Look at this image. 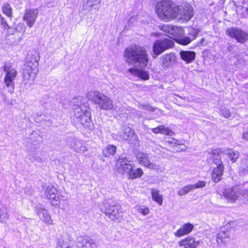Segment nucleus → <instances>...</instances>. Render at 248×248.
I'll return each mask as SVG.
<instances>
[{"label": "nucleus", "mask_w": 248, "mask_h": 248, "mask_svg": "<svg viewBox=\"0 0 248 248\" xmlns=\"http://www.w3.org/2000/svg\"><path fill=\"white\" fill-rule=\"evenodd\" d=\"M72 107L78 120L86 128H93L91 119V109L86 99L81 96L73 98L71 101Z\"/></svg>", "instance_id": "1"}, {"label": "nucleus", "mask_w": 248, "mask_h": 248, "mask_svg": "<svg viewBox=\"0 0 248 248\" xmlns=\"http://www.w3.org/2000/svg\"><path fill=\"white\" fill-rule=\"evenodd\" d=\"M125 61L129 64L139 63L141 66H146L149 62L148 55L145 48L139 45H131L125 48L124 53Z\"/></svg>", "instance_id": "2"}, {"label": "nucleus", "mask_w": 248, "mask_h": 248, "mask_svg": "<svg viewBox=\"0 0 248 248\" xmlns=\"http://www.w3.org/2000/svg\"><path fill=\"white\" fill-rule=\"evenodd\" d=\"M155 10L160 20L168 22L177 18L179 6L171 0H163L157 2Z\"/></svg>", "instance_id": "3"}, {"label": "nucleus", "mask_w": 248, "mask_h": 248, "mask_svg": "<svg viewBox=\"0 0 248 248\" xmlns=\"http://www.w3.org/2000/svg\"><path fill=\"white\" fill-rule=\"evenodd\" d=\"M117 164L119 165L117 169L118 172L122 174L127 173L129 179H134L140 177L143 173L142 170L140 168L134 170V165L133 161L125 156L119 157L117 160Z\"/></svg>", "instance_id": "4"}, {"label": "nucleus", "mask_w": 248, "mask_h": 248, "mask_svg": "<svg viewBox=\"0 0 248 248\" xmlns=\"http://www.w3.org/2000/svg\"><path fill=\"white\" fill-rule=\"evenodd\" d=\"M86 97L102 109L110 110L113 109V101L111 98L98 91H91L87 93Z\"/></svg>", "instance_id": "5"}, {"label": "nucleus", "mask_w": 248, "mask_h": 248, "mask_svg": "<svg viewBox=\"0 0 248 248\" xmlns=\"http://www.w3.org/2000/svg\"><path fill=\"white\" fill-rule=\"evenodd\" d=\"M247 185L246 183L242 185H236L232 187L225 188L222 192L224 197L231 202H234L236 200H240L241 198L245 201L247 199L246 193L248 191Z\"/></svg>", "instance_id": "6"}, {"label": "nucleus", "mask_w": 248, "mask_h": 248, "mask_svg": "<svg viewBox=\"0 0 248 248\" xmlns=\"http://www.w3.org/2000/svg\"><path fill=\"white\" fill-rule=\"evenodd\" d=\"M221 151L219 149L213 150L211 153H209L210 156L213 159L217 167L214 168L212 175V179L215 182L217 183L222 179L224 171V166L221 160L220 153Z\"/></svg>", "instance_id": "7"}, {"label": "nucleus", "mask_w": 248, "mask_h": 248, "mask_svg": "<svg viewBox=\"0 0 248 248\" xmlns=\"http://www.w3.org/2000/svg\"><path fill=\"white\" fill-rule=\"evenodd\" d=\"M101 212L112 220L119 219L120 205L111 201L104 200L100 206Z\"/></svg>", "instance_id": "8"}, {"label": "nucleus", "mask_w": 248, "mask_h": 248, "mask_svg": "<svg viewBox=\"0 0 248 248\" xmlns=\"http://www.w3.org/2000/svg\"><path fill=\"white\" fill-rule=\"evenodd\" d=\"M3 70L5 72L4 82L6 87L8 89V92L13 93L15 89L14 80L16 79L17 72L16 70L13 67L11 63H6L3 67Z\"/></svg>", "instance_id": "9"}, {"label": "nucleus", "mask_w": 248, "mask_h": 248, "mask_svg": "<svg viewBox=\"0 0 248 248\" xmlns=\"http://www.w3.org/2000/svg\"><path fill=\"white\" fill-rule=\"evenodd\" d=\"M173 45V41L169 38H163L155 40L153 46L152 57L155 59L166 50L172 47Z\"/></svg>", "instance_id": "10"}, {"label": "nucleus", "mask_w": 248, "mask_h": 248, "mask_svg": "<svg viewBox=\"0 0 248 248\" xmlns=\"http://www.w3.org/2000/svg\"><path fill=\"white\" fill-rule=\"evenodd\" d=\"M227 34L241 44L245 43L248 40V33L238 27L228 28Z\"/></svg>", "instance_id": "11"}, {"label": "nucleus", "mask_w": 248, "mask_h": 248, "mask_svg": "<svg viewBox=\"0 0 248 248\" xmlns=\"http://www.w3.org/2000/svg\"><path fill=\"white\" fill-rule=\"evenodd\" d=\"M199 32L198 29L189 27L188 28L187 32L189 36L185 35L178 36L175 39V41L179 44L184 46L187 45L197 37Z\"/></svg>", "instance_id": "12"}, {"label": "nucleus", "mask_w": 248, "mask_h": 248, "mask_svg": "<svg viewBox=\"0 0 248 248\" xmlns=\"http://www.w3.org/2000/svg\"><path fill=\"white\" fill-rule=\"evenodd\" d=\"M38 71V68L25 64L23 66L22 72L24 80L29 84L31 83L34 81Z\"/></svg>", "instance_id": "13"}, {"label": "nucleus", "mask_w": 248, "mask_h": 248, "mask_svg": "<svg viewBox=\"0 0 248 248\" xmlns=\"http://www.w3.org/2000/svg\"><path fill=\"white\" fill-rule=\"evenodd\" d=\"M67 145L76 153H84L87 150V148L84 142L75 137L68 139Z\"/></svg>", "instance_id": "14"}, {"label": "nucleus", "mask_w": 248, "mask_h": 248, "mask_svg": "<svg viewBox=\"0 0 248 248\" xmlns=\"http://www.w3.org/2000/svg\"><path fill=\"white\" fill-rule=\"evenodd\" d=\"M192 7L189 4H186L184 7L179 6V12L177 18L182 21H189L193 16Z\"/></svg>", "instance_id": "15"}, {"label": "nucleus", "mask_w": 248, "mask_h": 248, "mask_svg": "<svg viewBox=\"0 0 248 248\" xmlns=\"http://www.w3.org/2000/svg\"><path fill=\"white\" fill-rule=\"evenodd\" d=\"M46 197L50 200L51 204L53 205H58L60 202V199L58 191L54 186L49 185L46 187L45 191Z\"/></svg>", "instance_id": "16"}, {"label": "nucleus", "mask_w": 248, "mask_h": 248, "mask_svg": "<svg viewBox=\"0 0 248 248\" xmlns=\"http://www.w3.org/2000/svg\"><path fill=\"white\" fill-rule=\"evenodd\" d=\"M38 15L37 9H26L23 16V20L26 22L27 25L31 28L34 24Z\"/></svg>", "instance_id": "17"}, {"label": "nucleus", "mask_w": 248, "mask_h": 248, "mask_svg": "<svg viewBox=\"0 0 248 248\" xmlns=\"http://www.w3.org/2000/svg\"><path fill=\"white\" fill-rule=\"evenodd\" d=\"M77 246L78 248H97L94 240L87 236L78 237Z\"/></svg>", "instance_id": "18"}, {"label": "nucleus", "mask_w": 248, "mask_h": 248, "mask_svg": "<svg viewBox=\"0 0 248 248\" xmlns=\"http://www.w3.org/2000/svg\"><path fill=\"white\" fill-rule=\"evenodd\" d=\"M136 158L139 162L146 167L155 169L156 168V164L151 163L149 160V155L142 152H138L136 154Z\"/></svg>", "instance_id": "19"}, {"label": "nucleus", "mask_w": 248, "mask_h": 248, "mask_svg": "<svg viewBox=\"0 0 248 248\" xmlns=\"http://www.w3.org/2000/svg\"><path fill=\"white\" fill-rule=\"evenodd\" d=\"M35 211L37 215L39 217L42 221L47 224H52V220L51 218V217L45 208L39 206L36 207Z\"/></svg>", "instance_id": "20"}, {"label": "nucleus", "mask_w": 248, "mask_h": 248, "mask_svg": "<svg viewBox=\"0 0 248 248\" xmlns=\"http://www.w3.org/2000/svg\"><path fill=\"white\" fill-rule=\"evenodd\" d=\"M178 248H197L199 244V241H195L194 238L188 237L179 242Z\"/></svg>", "instance_id": "21"}, {"label": "nucleus", "mask_w": 248, "mask_h": 248, "mask_svg": "<svg viewBox=\"0 0 248 248\" xmlns=\"http://www.w3.org/2000/svg\"><path fill=\"white\" fill-rule=\"evenodd\" d=\"M230 232L229 231H221L216 237V241L219 246L223 243L228 242L230 240Z\"/></svg>", "instance_id": "22"}, {"label": "nucleus", "mask_w": 248, "mask_h": 248, "mask_svg": "<svg viewBox=\"0 0 248 248\" xmlns=\"http://www.w3.org/2000/svg\"><path fill=\"white\" fill-rule=\"evenodd\" d=\"M40 59V56L38 53L35 52L33 54H28L25 64H29L34 67L38 68V61Z\"/></svg>", "instance_id": "23"}, {"label": "nucleus", "mask_w": 248, "mask_h": 248, "mask_svg": "<svg viewBox=\"0 0 248 248\" xmlns=\"http://www.w3.org/2000/svg\"><path fill=\"white\" fill-rule=\"evenodd\" d=\"M193 228L194 226L192 224L190 223H186L175 232V235L177 237H181L190 232Z\"/></svg>", "instance_id": "24"}, {"label": "nucleus", "mask_w": 248, "mask_h": 248, "mask_svg": "<svg viewBox=\"0 0 248 248\" xmlns=\"http://www.w3.org/2000/svg\"><path fill=\"white\" fill-rule=\"evenodd\" d=\"M128 72L132 74L141 78L143 80H147L149 78V75L147 71L134 68L128 69Z\"/></svg>", "instance_id": "25"}, {"label": "nucleus", "mask_w": 248, "mask_h": 248, "mask_svg": "<svg viewBox=\"0 0 248 248\" xmlns=\"http://www.w3.org/2000/svg\"><path fill=\"white\" fill-rule=\"evenodd\" d=\"M219 150L221 151L220 154L223 153L226 155L230 160L233 163L235 162L239 157V152L237 151H234L231 149H224L223 151H221V149Z\"/></svg>", "instance_id": "26"}, {"label": "nucleus", "mask_w": 248, "mask_h": 248, "mask_svg": "<svg viewBox=\"0 0 248 248\" xmlns=\"http://www.w3.org/2000/svg\"><path fill=\"white\" fill-rule=\"evenodd\" d=\"M120 137L124 140H130L131 138L133 137L136 138L134 131L130 127L126 126L123 128V132L120 135Z\"/></svg>", "instance_id": "27"}, {"label": "nucleus", "mask_w": 248, "mask_h": 248, "mask_svg": "<svg viewBox=\"0 0 248 248\" xmlns=\"http://www.w3.org/2000/svg\"><path fill=\"white\" fill-rule=\"evenodd\" d=\"M180 55L182 60L186 63H190L195 60L196 54L194 51H181Z\"/></svg>", "instance_id": "28"}, {"label": "nucleus", "mask_w": 248, "mask_h": 248, "mask_svg": "<svg viewBox=\"0 0 248 248\" xmlns=\"http://www.w3.org/2000/svg\"><path fill=\"white\" fill-rule=\"evenodd\" d=\"M28 139L34 145L40 144L43 142V138L39 131H33L29 136Z\"/></svg>", "instance_id": "29"}, {"label": "nucleus", "mask_w": 248, "mask_h": 248, "mask_svg": "<svg viewBox=\"0 0 248 248\" xmlns=\"http://www.w3.org/2000/svg\"><path fill=\"white\" fill-rule=\"evenodd\" d=\"M163 31L172 35L171 37H177V34L182 31L181 28H179L176 26L168 25L163 27Z\"/></svg>", "instance_id": "30"}, {"label": "nucleus", "mask_w": 248, "mask_h": 248, "mask_svg": "<svg viewBox=\"0 0 248 248\" xmlns=\"http://www.w3.org/2000/svg\"><path fill=\"white\" fill-rule=\"evenodd\" d=\"M162 66L164 67H168L170 63L175 61V56L172 54L164 55L162 58Z\"/></svg>", "instance_id": "31"}, {"label": "nucleus", "mask_w": 248, "mask_h": 248, "mask_svg": "<svg viewBox=\"0 0 248 248\" xmlns=\"http://www.w3.org/2000/svg\"><path fill=\"white\" fill-rule=\"evenodd\" d=\"M101 2V0H85L84 1L82 8L84 11H88L91 9V8L98 4Z\"/></svg>", "instance_id": "32"}, {"label": "nucleus", "mask_w": 248, "mask_h": 248, "mask_svg": "<svg viewBox=\"0 0 248 248\" xmlns=\"http://www.w3.org/2000/svg\"><path fill=\"white\" fill-rule=\"evenodd\" d=\"M116 149L117 147L115 145H108L103 150V155L106 157L113 155L115 154Z\"/></svg>", "instance_id": "33"}, {"label": "nucleus", "mask_w": 248, "mask_h": 248, "mask_svg": "<svg viewBox=\"0 0 248 248\" xmlns=\"http://www.w3.org/2000/svg\"><path fill=\"white\" fill-rule=\"evenodd\" d=\"M159 190L155 189H151L152 197L154 201L157 202L160 205L162 204L163 198L159 193Z\"/></svg>", "instance_id": "34"}, {"label": "nucleus", "mask_w": 248, "mask_h": 248, "mask_svg": "<svg viewBox=\"0 0 248 248\" xmlns=\"http://www.w3.org/2000/svg\"><path fill=\"white\" fill-rule=\"evenodd\" d=\"M240 171L244 173H248V157L242 159L240 165Z\"/></svg>", "instance_id": "35"}, {"label": "nucleus", "mask_w": 248, "mask_h": 248, "mask_svg": "<svg viewBox=\"0 0 248 248\" xmlns=\"http://www.w3.org/2000/svg\"><path fill=\"white\" fill-rule=\"evenodd\" d=\"M192 190H193L192 187L191 186V185H189L184 186L178 190L177 192V194L180 196H182L187 194Z\"/></svg>", "instance_id": "36"}, {"label": "nucleus", "mask_w": 248, "mask_h": 248, "mask_svg": "<svg viewBox=\"0 0 248 248\" xmlns=\"http://www.w3.org/2000/svg\"><path fill=\"white\" fill-rule=\"evenodd\" d=\"M2 12L9 17L12 16V10L9 3H5L2 8Z\"/></svg>", "instance_id": "37"}, {"label": "nucleus", "mask_w": 248, "mask_h": 248, "mask_svg": "<svg viewBox=\"0 0 248 248\" xmlns=\"http://www.w3.org/2000/svg\"><path fill=\"white\" fill-rule=\"evenodd\" d=\"M57 248H71L70 247V241L66 239H60L58 243Z\"/></svg>", "instance_id": "38"}, {"label": "nucleus", "mask_w": 248, "mask_h": 248, "mask_svg": "<svg viewBox=\"0 0 248 248\" xmlns=\"http://www.w3.org/2000/svg\"><path fill=\"white\" fill-rule=\"evenodd\" d=\"M8 218V213L0 208V221H5Z\"/></svg>", "instance_id": "39"}, {"label": "nucleus", "mask_w": 248, "mask_h": 248, "mask_svg": "<svg viewBox=\"0 0 248 248\" xmlns=\"http://www.w3.org/2000/svg\"><path fill=\"white\" fill-rule=\"evenodd\" d=\"M191 186L192 187L193 190L199 188H202L203 187H204L205 186V183L204 181H199L197 183H196L195 185H191Z\"/></svg>", "instance_id": "40"}, {"label": "nucleus", "mask_w": 248, "mask_h": 248, "mask_svg": "<svg viewBox=\"0 0 248 248\" xmlns=\"http://www.w3.org/2000/svg\"><path fill=\"white\" fill-rule=\"evenodd\" d=\"M221 113L222 115L226 118H229L231 116V113L230 111L224 107L221 108Z\"/></svg>", "instance_id": "41"}, {"label": "nucleus", "mask_w": 248, "mask_h": 248, "mask_svg": "<svg viewBox=\"0 0 248 248\" xmlns=\"http://www.w3.org/2000/svg\"><path fill=\"white\" fill-rule=\"evenodd\" d=\"M34 119L36 123H40L43 121H46V116L44 114L34 115Z\"/></svg>", "instance_id": "42"}, {"label": "nucleus", "mask_w": 248, "mask_h": 248, "mask_svg": "<svg viewBox=\"0 0 248 248\" xmlns=\"http://www.w3.org/2000/svg\"><path fill=\"white\" fill-rule=\"evenodd\" d=\"M26 30V27L22 23H19L18 24L17 28H16V31L24 32Z\"/></svg>", "instance_id": "43"}, {"label": "nucleus", "mask_w": 248, "mask_h": 248, "mask_svg": "<svg viewBox=\"0 0 248 248\" xmlns=\"http://www.w3.org/2000/svg\"><path fill=\"white\" fill-rule=\"evenodd\" d=\"M161 133L164 134L166 135L171 136L174 133L172 130L169 129L168 128L165 127V126H164V128L163 129H162Z\"/></svg>", "instance_id": "44"}, {"label": "nucleus", "mask_w": 248, "mask_h": 248, "mask_svg": "<svg viewBox=\"0 0 248 248\" xmlns=\"http://www.w3.org/2000/svg\"><path fill=\"white\" fill-rule=\"evenodd\" d=\"M164 128V125H161L160 126H158L155 128L152 129V131L154 133H162V129Z\"/></svg>", "instance_id": "45"}, {"label": "nucleus", "mask_w": 248, "mask_h": 248, "mask_svg": "<svg viewBox=\"0 0 248 248\" xmlns=\"http://www.w3.org/2000/svg\"><path fill=\"white\" fill-rule=\"evenodd\" d=\"M0 23L1 25L3 26L4 30H6V29H10V26L3 17H1L0 19Z\"/></svg>", "instance_id": "46"}, {"label": "nucleus", "mask_w": 248, "mask_h": 248, "mask_svg": "<svg viewBox=\"0 0 248 248\" xmlns=\"http://www.w3.org/2000/svg\"><path fill=\"white\" fill-rule=\"evenodd\" d=\"M140 212L143 214V215H147L149 213V209L148 207H145L144 208H141L140 209Z\"/></svg>", "instance_id": "47"}, {"label": "nucleus", "mask_w": 248, "mask_h": 248, "mask_svg": "<svg viewBox=\"0 0 248 248\" xmlns=\"http://www.w3.org/2000/svg\"><path fill=\"white\" fill-rule=\"evenodd\" d=\"M5 30H7V35H13L14 34L16 31V29L12 28L10 27V29H6Z\"/></svg>", "instance_id": "48"}, {"label": "nucleus", "mask_w": 248, "mask_h": 248, "mask_svg": "<svg viewBox=\"0 0 248 248\" xmlns=\"http://www.w3.org/2000/svg\"><path fill=\"white\" fill-rule=\"evenodd\" d=\"M145 110H146L149 111H154L155 108L152 107L150 106V105L147 104Z\"/></svg>", "instance_id": "49"}, {"label": "nucleus", "mask_w": 248, "mask_h": 248, "mask_svg": "<svg viewBox=\"0 0 248 248\" xmlns=\"http://www.w3.org/2000/svg\"><path fill=\"white\" fill-rule=\"evenodd\" d=\"M243 139L248 140V132L243 133Z\"/></svg>", "instance_id": "50"}, {"label": "nucleus", "mask_w": 248, "mask_h": 248, "mask_svg": "<svg viewBox=\"0 0 248 248\" xmlns=\"http://www.w3.org/2000/svg\"><path fill=\"white\" fill-rule=\"evenodd\" d=\"M1 97L2 98V99L3 101L5 103L8 100L7 99V97L4 94H1Z\"/></svg>", "instance_id": "51"}, {"label": "nucleus", "mask_w": 248, "mask_h": 248, "mask_svg": "<svg viewBox=\"0 0 248 248\" xmlns=\"http://www.w3.org/2000/svg\"><path fill=\"white\" fill-rule=\"evenodd\" d=\"M5 103L7 105H8V106H13V101L12 100H7Z\"/></svg>", "instance_id": "52"}, {"label": "nucleus", "mask_w": 248, "mask_h": 248, "mask_svg": "<svg viewBox=\"0 0 248 248\" xmlns=\"http://www.w3.org/2000/svg\"><path fill=\"white\" fill-rule=\"evenodd\" d=\"M146 105H147V104H140L139 105V107L141 109H145Z\"/></svg>", "instance_id": "53"}, {"label": "nucleus", "mask_w": 248, "mask_h": 248, "mask_svg": "<svg viewBox=\"0 0 248 248\" xmlns=\"http://www.w3.org/2000/svg\"><path fill=\"white\" fill-rule=\"evenodd\" d=\"M232 46H228V51H231L232 50Z\"/></svg>", "instance_id": "54"}, {"label": "nucleus", "mask_w": 248, "mask_h": 248, "mask_svg": "<svg viewBox=\"0 0 248 248\" xmlns=\"http://www.w3.org/2000/svg\"><path fill=\"white\" fill-rule=\"evenodd\" d=\"M246 184L247 185V189L248 190V182L246 183ZM246 195H247V196H246L247 199H248V191L247 192Z\"/></svg>", "instance_id": "55"}, {"label": "nucleus", "mask_w": 248, "mask_h": 248, "mask_svg": "<svg viewBox=\"0 0 248 248\" xmlns=\"http://www.w3.org/2000/svg\"><path fill=\"white\" fill-rule=\"evenodd\" d=\"M246 11H247V12L248 13V8L246 9Z\"/></svg>", "instance_id": "56"}, {"label": "nucleus", "mask_w": 248, "mask_h": 248, "mask_svg": "<svg viewBox=\"0 0 248 248\" xmlns=\"http://www.w3.org/2000/svg\"><path fill=\"white\" fill-rule=\"evenodd\" d=\"M176 144H177V145H178L179 144H178V143H176V142H174V145H176Z\"/></svg>", "instance_id": "57"}, {"label": "nucleus", "mask_w": 248, "mask_h": 248, "mask_svg": "<svg viewBox=\"0 0 248 248\" xmlns=\"http://www.w3.org/2000/svg\"><path fill=\"white\" fill-rule=\"evenodd\" d=\"M168 142H170H170H172V141H171V140H170V141H168Z\"/></svg>", "instance_id": "58"}]
</instances>
